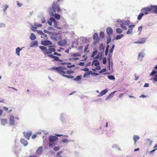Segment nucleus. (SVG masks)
<instances>
[{
	"label": "nucleus",
	"instance_id": "1",
	"mask_svg": "<svg viewBox=\"0 0 157 157\" xmlns=\"http://www.w3.org/2000/svg\"><path fill=\"white\" fill-rule=\"evenodd\" d=\"M54 47V46H50L49 48L48 49L46 47L44 46H40L39 47L44 55H46L47 57L53 59L52 60L53 62H62V60L59 59V57L51 54L52 52L56 51V49Z\"/></svg>",
	"mask_w": 157,
	"mask_h": 157
},
{
	"label": "nucleus",
	"instance_id": "2",
	"mask_svg": "<svg viewBox=\"0 0 157 157\" xmlns=\"http://www.w3.org/2000/svg\"><path fill=\"white\" fill-rule=\"evenodd\" d=\"M52 69L55 70L60 75L65 77L68 78H73L74 77L73 76H71L70 75H66V74H70L74 73L72 71L67 69V67L64 66L59 67H53Z\"/></svg>",
	"mask_w": 157,
	"mask_h": 157
},
{
	"label": "nucleus",
	"instance_id": "3",
	"mask_svg": "<svg viewBox=\"0 0 157 157\" xmlns=\"http://www.w3.org/2000/svg\"><path fill=\"white\" fill-rule=\"evenodd\" d=\"M58 139L59 138L55 136H50L49 137V146L52 147L55 146L57 144L55 141L58 140Z\"/></svg>",
	"mask_w": 157,
	"mask_h": 157
},
{
	"label": "nucleus",
	"instance_id": "4",
	"mask_svg": "<svg viewBox=\"0 0 157 157\" xmlns=\"http://www.w3.org/2000/svg\"><path fill=\"white\" fill-rule=\"evenodd\" d=\"M52 8L53 11L55 13L59 12L61 11L59 5L57 1L53 2L52 6Z\"/></svg>",
	"mask_w": 157,
	"mask_h": 157
},
{
	"label": "nucleus",
	"instance_id": "5",
	"mask_svg": "<svg viewBox=\"0 0 157 157\" xmlns=\"http://www.w3.org/2000/svg\"><path fill=\"white\" fill-rule=\"evenodd\" d=\"M48 23L50 25H52L55 27L57 26V22L54 17L51 18L48 21Z\"/></svg>",
	"mask_w": 157,
	"mask_h": 157
},
{
	"label": "nucleus",
	"instance_id": "6",
	"mask_svg": "<svg viewBox=\"0 0 157 157\" xmlns=\"http://www.w3.org/2000/svg\"><path fill=\"white\" fill-rule=\"evenodd\" d=\"M93 40L94 45L97 44L99 42L100 39L99 38L98 34L97 33H95L94 34Z\"/></svg>",
	"mask_w": 157,
	"mask_h": 157
},
{
	"label": "nucleus",
	"instance_id": "7",
	"mask_svg": "<svg viewBox=\"0 0 157 157\" xmlns=\"http://www.w3.org/2000/svg\"><path fill=\"white\" fill-rule=\"evenodd\" d=\"M9 124L11 126H14L15 124L14 117L12 115H11L10 117Z\"/></svg>",
	"mask_w": 157,
	"mask_h": 157
},
{
	"label": "nucleus",
	"instance_id": "8",
	"mask_svg": "<svg viewBox=\"0 0 157 157\" xmlns=\"http://www.w3.org/2000/svg\"><path fill=\"white\" fill-rule=\"evenodd\" d=\"M58 44L60 46H63L67 44V42L66 40H63L59 41Z\"/></svg>",
	"mask_w": 157,
	"mask_h": 157
},
{
	"label": "nucleus",
	"instance_id": "9",
	"mask_svg": "<svg viewBox=\"0 0 157 157\" xmlns=\"http://www.w3.org/2000/svg\"><path fill=\"white\" fill-rule=\"evenodd\" d=\"M128 25V23L126 21H123L120 24L121 27L124 30L127 29L126 25Z\"/></svg>",
	"mask_w": 157,
	"mask_h": 157
},
{
	"label": "nucleus",
	"instance_id": "10",
	"mask_svg": "<svg viewBox=\"0 0 157 157\" xmlns=\"http://www.w3.org/2000/svg\"><path fill=\"white\" fill-rule=\"evenodd\" d=\"M24 136L27 139L29 140L30 138V136L32 135V132H23Z\"/></svg>",
	"mask_w": 157,
	"mask_h": 157
},
{
	"label": "nucleus",
	"instance_id": "11",
	"mask_svg": "<svg viewBox=\"0 0 157 157\" xmlns=\"http://www.w3.org/2000/svg\"><path fill=\"white\" fill-rule=\"evenodd\" d=\"M52 44V42L49 40H43L41 41V44L43 45L47 46Z\"/></svg>",
	"mask_w": 157,
	"mask_h": 157
},
{
	"label": "nucleus",
	"instance_id": "12",
	"mask_svg": "<svg viewBox=\"0 0 157 157\" xmlns=\"http://www.w3.org/2000/svg\"><path fill=\"white\" fill-rule=\"evenodd\" d=\"M43 147L42 146H40L36 151V153L37 155H40L42 152Z\"/></svg>",
	"mask_w": 157,
	"mask_h": 157
},
{
	"label": "nucleus",
	"instance_id": "13",
	"mask_svg": "<svg viewBox=\"0 0 157 157\" xmlns=\"http://www.w3.org/2000/svg\"><path fill=\"white\" fill-rule=\"evenodd\" d=\"M146 39L144 38H142L139 40L137 41H135L134 43L135 44H144L146 42Z\"/></svg>",
	"mask_w": 157,
	"mask_h": 157
},
{
	"label": "nucleus",
	"instance_id": "14",
	"mask_svg": "<svg viewBox=\"0 0 157 157\" xmlns=\"http://www.w3.org/2000/svg\"><path fill=\"white\" fill-rule=\"evenodd\" d=\"M143 10L145 11H150L153 12V6H151L150 7H146L144 8Z\"/></svg>",
	"mask_w": 157,
	"mask_h": 157
},
{
	"label": "nucleus",
	"instance_id": "15",
	"mask_svg": "<svg viewBox=\"0 0 157 157\" xmlns=\"http://www.w3.org/2000/svg\"><path fill=\"white\" fill-rule=\"evenodd\" d=\"M108 91V90L106 89L101 91V92L98 94V96L101 97L105 94Z\"/></svg>",
	"mask_w": 157,
	"mask_h": 157
},
{
	"label": "nucleus",
	"instance_id": "16",
	"mask_svg": "<svg viewBox=\"0 0 157 157\" xmlns=\"http://www.w3.org/2000/svg\"><path fill=\"white\" fill-rule=\"evenodd\" d=\"M107 33L109 36L112 35L113 33V30L110 27H108L106 29Z\"/></svg>",
	"mask_w": 157,
	"mask_h": 157
},
{
	"label": "nucleus",
	"instance_id": "17",
	"mask_svg": "<svg viewBox=\"0 0 157 157\" xmlns=\"http://www.w3.org/2000/svg\"><path fill=\"white\" fill-rule=\"evenodd\" d=\"M38 44V42L36 40H35L32 42L30 44V47H32L35 46H37Z\"/></svg>",
	"mask_w": 157,
	"mask_h": 157
},
{
	"label": "nucleus",
	"instance_id": "18",
	"mask_svg": "<svg viewBox=\"0 0 157 157\" xmlns=\"http://www.w3.org/2000/svg\"><path fill=\"white\" fill-rule=\"evenodd\" d=\"M21 143L23 144L25 146H26L28 145V143L27 140L24 139H21Z\"/></svg>",
	"mask_w": 157,
	"mask_h": 157
},
{
	"label": "nucleus",
	"instance_id": "19",
	"mask_svg": "<svg viewBox=\"0 0 157 157\" xmlns=\"http://www.w3.org/2000/svg\"><path fill=\"white\" fill-rule=\"evenodd\" d=\"M91 74H93V72L91 71H90L87 72H86L83 75V77L86 78Z\"/></svg>",
	"mask_w": 157,
	"mask_h": 157
},
{
	"label": "nucleus",
	"instance_id": "20",
	"mask_svg": "<svg viewBox=\"0 0 157 157\" xmlns=\"http://www.w3.org/2000/svg\"><path fill=\"white\" fill-rule=\"evenodd\" d=\"M1 124L4 125L7 123V120L6 119H1Z\"/></svg>",
	"mask_w": 157,
	"mask_h": 157
},
{
	"label": "nucleus",
	"instance_id": "21",
	"mask_svg": "<svg viewBox=\"0 0 157 157\" xmlns=\"http://www.w3.org/2000/svg\"><path fill=\"white\" fill-rule=\"evenodd\" d=\"M140 138L137 135H135L133 138V139L135 142V144H136V141L138 140Z\"/></svg>",
	"mask_w": 157,
	"mask_h": 157
},
{
	"label": "nucleus",
	"instance_id": "22",
	"mask_svg": "<svg viewBox=\"0 0 157 157\" xmlns=\"http://www.w3.org/2000/svg\"><path fill=\"white\" fill-rule=\"evenodd\" d=\"M116 91H113V92L110 93V94H109V95L108 96L107 98V99H109L110 98H112L113 97Z\"/></svg>",
	"mask_w": 157,
	"mask_h": 157
},
{
	"label": "nucleus",
	"instance_id": "23",
	"mask_svg": "<svg viewBox=\"0 0 157 157\" xmlns=\"http://www.w3.org/2000/svg\"><path fill=\"white\" fill-rule=\"evenodd\" d=\"M153 13H157V6H153Z\"/></svg>",
	"mask_w": 157,
	"mask_h": 157
},
{
	"label": "nucleus",
	"instance_id": "24",
	"mask_svg": "<svg viewBox=\"0 0 157 157\" xmlns=\"http://www.w3.org/2000/svg\"><path fill=\"white\" fill-rule=\"evenodd\" d=\"M30 38L32 40H33L36 39V37L33 33H31Z\"/></svg>",
	"mask_w": 157,
	"mask_h": 157
},
{
	"label": "nucleus",
	"instance_id": "25",
	"mask_svg": "<svg viewBox=\"0 0 157 157\" xmlns=\"http://www.w3.org/2000/svg\"><path fill=\"white\" fill-rule=\"evenodd\" d=\"M82 76L81 75H78L76 78H75L74 80L75 81H78L82 78Z\"/></svg>",
	"mask_w": 157,
	"mask_h": 157
},
{
	"label": "nucleus",
	"instance_id": "26",
	"mask_svg": "<svg viewBox=\"0 0 157 157\" xmlns=\"http://www.w3.org/2000/svg\"><path fill=\"white\" fill-rule=\"evenodd\" d=\"M93 63L94 64V66H98L99 64V63L98 62V60L96 59H95L93 60Z\"/></svg>",
	"mask_w": 157,
	"mask_h": 157
},
{
	"label": "nucleus",
	"instance_id": "27",
	"mask_svg": "<svg viewBox=\"0 0 157 157\" xmlns=\"http://www.w3.org/2000/svg\"><path fill=\"white\" fill-rule=\"evenodd\" d=\"M21 50V49L19 47H18L16 49V52L17 55L19 56L20 54V51Z\"/></svg>",
	"mask_w": 157,
	"mask_h": 157
},
{
	"label": "nucleus",
	"instance_id": "28",
	"mask_svg": "<svg viewBox=\"0 0 157 157\" xmlns=\"http://www.w3.org/2000/svg\"><path fill=\"white\" fill-rule=\"evenodd\" d=\"M123 36L124 35L123 34H121L120 35H118L116 36V40H117L120 39L121 38H122L123 37Z\"/></svg>",
	"mask_w": 157,
	"mask_h": 157
},
{
	"label": "nucleus",
	"instance_id": "29",
	"mask_svg": "<svg viewBox=\"0 0 157 157\" xmlns=\"http://www.w3.org/2000/svg\"><path fill=\"white\" fill-rule=\"evenodd\" d=\"M115 47V45L114 44H113L112 46V47L111 49L109 51V57H110V53H112L113 52V49Z\"/></svg>",
	"mask_w": 157,
	"mask_h": 157
},
{
	"label": "nucleus",
	"instance_id": "30",
	"mask_svg": "<svg viewBox=\"0 0 157 157\" xmlns=\"http://www.w3.org/2000/svg\"><path fill=\"white\" fill-rule=\"evenodd\" d=\"M116 32L118 33H119V34L123 32L122 30L120 28H117L116 29Z\"/></svg>",
	"mask_w": 157,
	"mask_h": 157
},
{
	"label": "nucleus",
	"instance_id": "31",
	"mask_svg": "<svg viewBox=\"0 0 157 157\" xmlns=\"http://www.w3.org/2000/svg\"><path fill=\"white\" fill-rule=\"evenodd\" d=\"M99 50L100 51H103L104 50V47L102 44H101L99 46Z\"/></svg>",
	"mask_w": 157,
	"mask_h": 157
},
{
	"label": "nucleus",
	"instance_id": "32",
	"mask_svg": "<svg viewBox=\"0 0 157 157\" xmlns=\"http://www.w3.org/2000/svg\"><path fill=\"white\" fill-rule=\"evenodd\" d=\"M144 15V14L143 13H140L138 17H137V19L139 20H140L141 19V18H142V17Z\"/></svg>",
	"mask_w": 157,
	"mask_h": 157
},
{
	"label": "nucleus",
	"instance_id": "33",
	"mask_svg": "<svg viewBox=\"0 0 157 157\" xmlns=\"http://www.w3.org/2000/svg\"><path fill=\"white\" fill-rule=\"evenodd\" d=\"M54 16L55 18L57 20H59L60 18V15L59 14H55L54 15Z\"/></svg>",
	"mask_w": 157,
	"mask_h": 157
},
{
	"label": "nucleus",
	"instance_id": "34",
	"mask_svg": "<svg viewBox=\"0 0 157 157\" xmlns=\"http://www.w3.org/2000/svg\"><path fill=\"white\" fill-rule=\"evenodd\" d=\"M144 56V54L142 52H140L138 56V59H140V58H141L140 60H141V59Z\"/></svg>",
	"mask_w": 157,
	"mask_h": 157
},
{
	"label": "nucleus",
	"instance_id": "35",
	"mask_svg": "<svg viewBox=\"0 0 157 157\" xmlns=\"http://www.w3.org/2000/svg\"><path fill=\"white\" fill-rule=\"evenodd\" d=\"M71 56L73 57L80 56L81 55L78 53H74Z\"/></svg>",
	"mask_w": 157,
	"mask_h": 157
},
{
	"label": "nucleus",
	"instance_id": "36",
	"mask_svg": "<svg viewBox=\"0 0 157 157\" xmlns=\"http://www.w3.org/2000/svg\"><path fill=\"white\" fill-rule=\"evenodd\" d=\"M157 73V71L153 70L150 74V75L151 76H153L155 74Z\"/></svg>",
	"mask_w": 157,
	"mask_h": 157
},
{
	"label": "nucleus",
	"instance_id": "37",
	"mask_svg": "<svg viewBox=\"0 0 157 157\" xmlns=\"http://www.w3.org/2000/svg\"><path fill=\"white\" fill-rule=\"evenodd\" d=\"M48 12L49 14L51 16H53V14H54L53 13L51 10V8H50L49 9V10H48Z\"/></svg>",
	"mask_w": 157,
	"mask_h": 157
},
{
	"label": "nucleus",
	"instance_id": "38",
	"mask_svg": "<svg viewBox=\"0 0 157 157\" xmlns=\"http://www.w3.org/2000/svg\"><path fill=\"white\" fill-rule=\"evenodd\" d=\"M109 46V45H107L106 47V48L105 49V55L106 56L108 54Z\"/></svg>",
	"mask_w": 157,
	"mask_h": 157
},
{
	"label": "nucleus",
	"instance_id": "39",
	"mask_svg": "<svg viewBox=\"0 0 157 157\" xmlns=\"http://www.w3.org/2000/svg\"><path fill=\"white\" fill-rule=\"evenodd\" d=\"M109 79L111 80H114L115 78L114 76L113 75H109L108 76Z\"/></svg>",
	"mask_w": 157,
	"mask_h": 157
},
{
	"label": "nucleus",
	"instance_id": "40",
	"mask_svg": "<svg viewBox=\"0 0 157 157\" xmlns=\"http://www.w3.org/2000/svg\"><path fill=\"white\" fill-rule=\"evenodd\" d=\"M132 29H129L128 30L127 32L126 33L128 34H129L131 33L132 32Z\"/></svg>",
	"mask_w": 157,
	"mask_h": 157
},
{
	"label": "nucleus",
	"instance_id": "41",
	"mask_svg": "<svg viewBox=\"0 0 157 157\" xmlns=\"http://www.w3.org/2000/svg\"><path fill=\"white\" fill-rule=\"evenodd\" d=\"M34 25L35 26L38 27H40L42 26V25L38 24L37 23H35Z\"/></svg>",
	"mask_w": 157,
	"mask_h": 157
},
{
	"label": "nucleus",
	"instance_id": "42",
	"mask_svg": "<svg viewBox=\"0 0 157 157\" xmlns=\"http://www.w3.org/2000/svg\"><path fill=\"white\" fill-rule=\"evenodd\" d=\"M111 41V39L110 36H109V38H107V44H108Z\"/></svg>",
	"mask_w": 157,
	"mask_h": 157
},
{
	"label": "nucleus",
	"instance_id": "43",
	"mask_svg": "<svg viewBox=\"0 0 157 157\" xmlns=\"http://www.w3.org/2000/svg\"><path fill=\"white\" fill-rule=\"evenodd\" d=\"M97 53V50H95L92 53L91 57H93Z\"/></svg>",
	"mask_w": 157,
	"mask_h": 157
},
{
	"label": "nucleus",
	"instance_id": "44",
	"mask_svg": "<svg viewBox=\"0 0 157 157\" xmlns=\"http://www.w3.org/2000/svg\"><path fill=\"white\" fill-rule=\"evenodd\" d=\"M62 142L63 143H67L68 142V140L66 139H64L62 140Z\"/></svg>",
	"mask_w": 157,
	"mask_h": 157
},
{
	"label": "nucleus",
	"instance_id": "45",
	"mask_svg": "<svg viewBox=\"0 0 157 157\" xmlns=\"http://www.w3.org/2000/svg\"><path fill=\"white\" fill-rule=\"evenodd\" d=\"M59 149L60 148L59 147H56L53 148V150L55 151H57L59 150Z\"/></svg>",
	"mask_w": 157,
	"mask_h": 157
},
{
	"label": "nucleus",
	"instance_id": "46",
	"mask_svg": "<svg viewBox=\"0 0 157 157\" xmlns=\"http://www.w3.org/2000/svg\"><path fill=\"white\" fill-rule=\"evenodd\" d=\"M100 36L102 38L104 37V33L103 32H101L100 33Z\"/></svg>",
	"mask_w": 157,
	"mask_h": 157
},
{
	"label": "nucleus",
	"instance_id": "47",
	"mask_svg": "<svg viewBox=\"0 0 157 157\" xmlns=\"http://www.w3.org/2000/svg\"><path fill=\"white\" fill-rule=\"evenodd\" d=\"M89 46V44H87V45H86L85 46V48L84 50V52H86V51H87V49H88Z\"/></svg>",
	"mask_w": 157,
	"mask_h": 157
},
{
	"label": "nucleus",
	"instance_id": "48",
	"mask_svg": "<svg viewBox=\"0 0 157 157\" xmlns=\"http://www.w3.org/2000/svg\"><path fill=\"white\" fill-rule=\"evenodd\" d=\"M106 71V69L105 68L102 69L100 71V73H102L105 72Z\"/></svg>",
	"mask_w": 157,
	"mask_h": 157
},
{
	"label": "nucleus",
	"instance_id": "49",
	"mask_svg": "<svg viewBox=\"0 0 157 157\" xmlns=\"http://www.w3.org/2000/svg\"><path fill=\"white\" fill-rule=\"evenodd\" d=\"M106 63V61L105 58L103 59V64H105Z\"/></svg>",
	"mask_w": 157,
	"mask_h": 157
},
{
	"label": "nucleus",
	"instance_id": "50",
	"mask_svg": "<svg viewBox=\"0 0 157 157\" xmlns=\"http://www.w3.org/2000/svg\"><path fill=\"white\" fill-rule=\"evenodd\" d=\"M82 70L84 71H89V69L87 67H85V68H84V69H82Z\"/></svg>",
	"mask_w": 157,
	"mask_h": 157
},
{
	"label": "nucleus",
	"instance_id": "51",
	"mask_svg": "<svg viewBox=\"0 0 157 157\" xmlns=\"http://www.w3.org/2000/svg\"><path fill=\"white\" fill-rule=\"evenodd\" d=\"M153 80L157 81V74L153 78Z\"/></svg>",
	"mask_w": 157,
	"mask_h": 157
},
{
	"label": "nucleus",
	"instance_id": "52",
	"mask_svg": "<svg viewBox=\"0 0 157 157\" xmlns=\"http://www.w3.org/2000/svg\"><path fill=\"white\" fill-rule=\"evenodd\" d=\"M71 48H69L67 50H66L65 51V52L67 53H68L69 52V50H70L71 49Z\"/></svg>",
	"mask_w": 157,
	"mask_h": 157
},
{
	"label": "nucleus",
	"instance_id": "53",
	"mask_svg": "<svg viewBox=\"0 0 157 157\" xmlns=\"http://www.w3.org/2000/svg\"><path fill=\"white\" fill-rule=\"evenodd\" d=\"M135 26V25H130L128 27L130 29H132Z\"/></svg>",
	"mask_w": 157,
	"mask_h": 157
},
{
	"label": "nucleus",
	"instance_id": "54",
	"mask_svg": "<svg viewBox=\"0 0 157 157\" xmlns=\"http://www.w3.org/2000/svg\"><path fill=\"white\" fill-rule=\"evenodd\" d=\"M62 153V151H60L59 152H58L57 153V154H56V156H60V155Z\"/></svg>",
	"mask_w": 157,
	"mask_h": 157
},
{
	"label": "nucleus",
	"instance_id": "55",
	"mask_svg": "<svg viewBox=\"0 0 157 157\" xmlns=\"http://www.w3.org/2000/svg\"><path fill=\"white\" fill-rule=\"evenodd\" d=\"M5 100L3 98H0V102H4Z\"/></svg>",
	"mask_w": 157,
	"mask_h": 157
},
{
	"label": "nucleus",
	"instance_id": "56",
	"mask_svg": "<svg viewBox=\"0 0 157 157\" xmlns=\"http://www.w3.org/2000/svg\"><path fill=\"white\" fill-rule=\"evenodd\" d=\"M142 29V26H140L138 28V29L140 32Z\"/></svg>",
	"mask_w": 157,
	"mask_h": 157
},
{
	"label": "nucleus",
	"instance_id": "57",
	"mask_svg": "<svg viewBox=\"0 0 157 157\" xmlns=\"http://www.w3.org/2000/svg\"><path fill=\"white\" fill-rule=\"evenodd\" d=\"M3 109L4 110H5V111H7L8 110V108H7V107H3Z\"/></svg>",
	"mask_w": 157,
	"mask_h": 157
},
{
	"label": "nucleus",
	"instance_id": "58",
	"mask_svg": "<svg viewBox=\"0 0 157 157\" xmlns=\"http://www.w3.org/2000/svg\"><path fill=\"white\" fill-rule=\"evenodd\" d=\"M37 136H36V134H33L32 136V138L33 139H34Z\"/></svg>",
	"mask_w": 157,
	"mask_h": 157
},
{
	"label": "nucleus",
	"instance_id": "59",
	"mask_svg": "<svg viewBox=\"0 0 157 157\" xmlns=\"http://www.w3.org/2000/svg\"><path fill=\"white\" fill-rule=\"evenodd\" d=\"M41 21L42 23H44L45 22L46 20L44 18H43L42 19Z\"/></svg>",
	"mask_w": 157,
	"mask_h": 157
},
{
	"label": "nucleus",
	"instance_id": "60",
	"mask_svg": "<svg viewBox=\"0 0 157 157\" xmlns=\"http://www.w3.org/2000/svg\"><path fill=\"white\" fill-rule=\"evenodd\" d=\"M124 94L123 93H122L120 94L119 95V98H121L124 95Z\"/></svg>",
	"mask_w": 157,
	"mask_h": 157
},
{
	"label": "nucleus",
	"instance_id": "61",
	"mask_svg": "<svg viewBox=\"0 0 157 157\" xmlns=\"http://www.w3.org/2000/svg\"><path fill=\"white\" fill-rule=\"evenodd\" d=\"M149 86V84L148 83H145V84H144V87H148Z\"/></svg>",
	"mask_w": 157,
	"mask_h": 157
},
{
	"label": "nucleus",
	"instance_id": "62",
	"mask_svg": "<svg viewBox=\"0 0 157 157\" xmlns=\"http://www.w3.org/2000/svg\"><path fill=\"white\" fill-rule=\"evenodd\" d=\"M101 69V67L100 66H97L96 67V69L97 70H99L100 69Z\"/></svg>",
	"mask_w": 157,
	"mask_h": 157
},
{
	"label": "nucleus",
	"instance_id": "63",
	"mask_svg": "<svg viewBox=\"0 0 157 157\" xmlns=\"http://www.w3.org/2000/svg\"><path fill=\"white\" fill-rule=\"evenodd\" d=\"M4 7H5L4 10H5L8 7V6L7 5H6L4 6Z\"/></svg>",
	"mask_w": 157,
	"mask_h": 157
},
{
	"label": "nucleus",
	"instance_id": "64",
	"mask_svg": "<svg viewBox=\"0 0 157 157\" xmlns=\"http://www.w3.org/2000/svg\"><path fill=\"white\" fill-rule=\"evenodd\" d=\"M17 6H18L20 7V6H21L22 5V4H21L20 3L18 2H17Z\"/></svg>",
	"mask_w": 157,
	"mask_h": 157
}]
</instances>
